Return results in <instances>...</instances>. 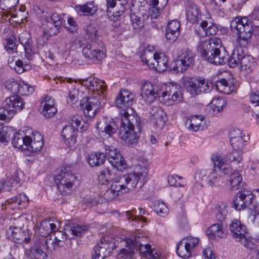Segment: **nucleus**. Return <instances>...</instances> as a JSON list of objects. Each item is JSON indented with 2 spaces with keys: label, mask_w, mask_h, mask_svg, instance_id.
<instances>
[{
  "label": "nucleus",
  "mask_w": 259,
  "mask_h": 259,
  "mask_svg": "<svg viewBox=\"0 0 259 259\" xmlns=\"http://www.w3.org/2000/svg\"><path fill=\"white\" fill-rule=\"evenodd\" d=\"M148 171L149 164L147 162L136 165L132 172L117 176L110 188L104 193V199L113 200L118 196L134 190L139 182L143 184L148 179Z\"/></svg>",
  "instance_id": "obj_1"
},
{
  "label": "nucleus",
  "mask_w": 259,
  "mask_h": 259,
  "mask_svg": "<svg viewBox=\"0 0 259 259\" xmlns=\"http://www.w3.org/2000/svg\"><path fill=\"white\" fill-rule=\"evenodd\" d=\"M81 84L93 92L90 97H86L80 102V106L87 120L94 118L101 107V100L106 91L104 81L95 77H89L82 80Z\"/></svg>",
  "instance_id": "obj_2"
},
{
  "label": "nucleus",
  "mask_w": 259,
  "mask_h": 259,
  "mask_svg": "<svg viewBox=\"0 0 259 259\" xmlns=\"http://www.w3.org/2000/svg\"><path fill=\"white\" fill-rule=\"evenodd\" d=\"M146 238L139 236L118 239L117 245L119 250L116 255L117 258L133 259L135 251L138 250L148 256L151 246L146 243Z\"/></svg>",
  "instance_id": "obj_3"
},
{
  "label": "nucleus",
  "mask_w": 259,
  "mask_h": 259,
  "mask_svg": "<svg viewBox=\"0 0 259 259\" xmlns=\"http://www.w3.org/2000/svg\"><path fill=\"white\" fill-rule=\"evenodd\" d=\"M81 46L82 55L86 59L95 61L105 58L104 44L99 38L98 30L93 26H88L85 40Z\"/></svg>",
  "instance_id": "obj_4"
},
{
  "label": "nucleus",
  "mask_w": 259,
  "mask_h": 259,
  "mask_svg": "<svg viewBox=\"0 0 259 259\" xmlns=\"http://www.w3.org/2000/svg\"><path fill=\"white\" fill-rule=\"evenodd\" d=\"M120 117V137L128 144L137 143L141 133L139 121L134 115L125 110L121 112Z\"/></svg>",
  "instance_id": "obj_5"
},
{
  "label": "nucleus",
  "mask_w": 259,
  "mask_h": 259,
  "mask_svg": "<svg viewBox=\"0 0 259 259\" xmlns=\"http://www.w3.org/2000/svg\"><path fill=\"white\" fill-rule=\"evenodd\" d=\"M232 30L236 31L238 40L246 46L251 38L253 32L252 23L247 17H236L231 21Z\"/></svg>",
  "instance_id": "obj_6"
},
{
  "label": "nucleus",
  "mask_w": 259,
  "mask_h": 259,
  "mask_svg": "<svg viewBox=\"0 0 259 259\" xmlns=\"http://www.w3.org/2000/svg\"><path fill=\"white\" fill-rule=\"evenodd\" d=\"M181 82L192 95H198L202 93H207L213 88L212 82L203 78L193 79L190 77H183Z\"/></svg>",
  "instance_id": "obj_7"
},
{
  "label": "nucleus",
  "mask_w": 259,
  "mask_h": 259,
  "mask_svg": "<svg viewBox=\"0 0 259 259\" xmlns=\"http://www.w3.org/2000/svg\"><path fill=\"white\" fill-rule=\"evenodd\" d=\"M182 100L181 88L177 84L167 82L161 85L160 89V102L172 105L174 102H180Z\"/></svg>",
  "instance_id": "obj_8"
},
{
  "label": "nucleus",
  "mask_w": 259,
  "mask_h": 259,
  "mask_svg": "<svg viewBox=\"0 0 259 259\" xmlns=\"http://www.w3.org/2000/svg\"><path fill=\"white\" fill-rule=\"evenodd\" d=\"M214 167L218 168L220 170L226 174L229 171V165L231 163H239L242 160L240 153L233 151L231 154L224 155L221 153H214L211 157Z\"/></svg>",
  "instance_id": "obj_9"
},
{
  "label": "nucleus",
  "mask_w": 259,
  "mask_h": 259,
  "mask_svg": "<svg viewBox=\"0 0 259 259\" xmlns=\"http://www.w3.org/2000/svg\"><path fill=\"white\" fill-rule=\"evenodd\" d=\"M230 230L234 239L240 242L244 247L248 249H253L254 244L246 231V227L239 221L234 220L230 225Z\"/></svg>",
  "instance_id": "obj_10"
},
{
  "label": "nucleus",
  "mask_w": 259,
  "mask_h": 259,
  "mask_svg": "<svg viewBox=\"0 0 259 259\" xmlns=\"http://www.w3.org/2000/svg\"><path fill=\"white\" fill-rule=\"evenodd\" d=\"M121 238H110L108 236L102 238L94 248L92 259H104L110 254L114 249L119 248L117 245V240Z\"/></svg>",
  "instance_id": "obj_11"
},
{
  "label": "nucleus",
  "mask_w": 259,
  "mask_h": 259,
  "mask_svg": "<svg viewBox=\"0 0 259 259\" xmlns=\"http://www.w3.org/2000/svg\"><path fill=\"white\" fill-rule=\"evenodd\" d=\"M78 176L70 170L69 167L62 169L55 178V182L60 191L64 188L70 189L73 186L77 187L78 185Z\"/></svg>",
  "instance_id": "obj_12"
},
{
  "label": "nucleus",
  "mask_w": 259,
  "mask_h": 259,
  "mask_svg": "<svg viewBox=\"0 0 259 259\" xmlns=\"http://www.w3.org/2000/svg\"><path fill=\"white\" fill-rule=\"evenodd\" d=\"M222 47V41L218 37L201 38L198 44V51L204 59L208 61L216 47Z\"/></svg>",
  "instance_id": "obj_13"
},
{
  "label": "nucleus",
  "mask_w": 259,
  "mask_h": 259,
  "mask_svg": "<svg viewBox=\"0 0 259 259\" xmlns=\"http://www.w3.org/2000/svg\"><path fill=\"white\" fill-rule=\"evenodd\" d=\"M199 242L197 237L188 236L183 238L178 244L176 248L177 254L182 258H187L191 256L192 250Z\"/></svg>",
  "instance_id": "obj_14"
},
{
  "label": "nucleus",
  "mask_w": 259,
  "mask_h": 259,
  "mask_svg": "<svg viewBox=\"0 0 259 259\" xmlns=\"http://www.w3.org/2000/svg\"><path fill=\"white\" fill-rule=\"evenodd\" d=\"M194 58V55L192 51L188 49L183 50L175 61L171 70L177 73L184 72L193 63Z\"/></svg>",
  "instance_id": "obj_15"
},
{
  "label": "nucleus",
  "mask_w": 259,
  "mask_h": 259,
  "mask_svg": "<svg viewBox=\"0 0 259 259\" xmlns=\"http://www.w3.org/2000/svg\"><path fill=\"white\" fill-rule=\"evenodd\" d=\"M107 11L109 17H113L115 21L122 15L126 9V0H106Z\"/></svg>",
  "instance_id": "obj_16"
},
{
  "label": "nucleus",
  "mask_w": 259,
  "mask_h": 259,
  "mask_svg": "<svg viewBox=\"0 0 259 259\" xmlns=\"http://www.w3.org/2000/svg\"><path fill=\"white\" fill-rule=\"evenodd\" d=\"M134 99V94L131 93L127 90H122L120 91V92L116 98L115 104L117 107L122 109L120 113L125 110L129 113L128 110L130 109L132 111V108H130V107L133 104Z\"/></svg>",
  "instance_id": "obj_17"
},
{
  "label": "nucleus",
  "mask_w": 259,
  "mask_h": 259,
  "mask_svg": "<svg viewBox=\"0 0 259 259\" xmlns=\"http://www.w3.org/2000/svg\"><path fill=\"white\" fill-rule=\"evenodd\" d=\"M149 117L154 127L156 130L159 131L164 126L166 123V114L159 107H152Z\"/></svg>",
  "instance_id": "obj_18"
},
{
  "label": "nucleus",
  "mask_w": 259,
  "mask_h": 259,
  "mask_svg": "<svg viewBox=\"0 0 259 259\" xmlns=\"http://www.w3.org/2000/svg\"><path fill=\"white\" fill-rule=\"evenodd\" d=\"M146 65L150 68L155 69L158 72H163L166 70L168 67L167 57L164 53H155L152 61Z\"/></svg>",
  "instance_id": "obj_19"
},
{
  "label": "nucleus",
  "mask_w": 259,
  "mask_h": 259,
  "mask_svg": "<svg viewBox=\"0 0 259 259\" xmlns=\"http://www.w3.org/2000/svg\"><path fill=\"white\" fill-rule=\"evenodd\" d=\"M65 20L61 15L53 13L49 18L46 19L47 26L50 35H57L60 31L61 26L65 24Z\"/></svg>",
  "instance_id": "obj_20"
},
{
  "label": "nucleus",
  "mask_w": 259,
  "mask_h": 259,
  "mask_svg": "<svg viewBox=\"0 0 259 259\" xmlns=\"http://www.w3.org/2000/svg\"><path fill=\"white\" fill-rule=\"evenodd\" d=\"M245 135L239 129H234L229 133L230 144L233 149V151H236L241 154V151L242 150L244 140L243 137Z\"/></svg>",
  "instance_id": "obj_21"
},
{
  "label": "nucleus",
  "mask_w": 259,
  "mask_h": 259,
  "mask_svg": "<svg viewBox=\"0 0 259 259\" xmlns=\"http://www.w3.org/2000/svg\"><path fill=\"white\" fill-rule=\"evenodd\" d=\"M7 234L8 237L14 242L28 243L29 241L28 232L22 231L21 227H10L7 231Z\"/></svg>",
  "instance_id": "obj_22"
},
{
  "label": "nucleus",
  "mask_w": 259,
  "mask_h": 259,
  "mask_svg": "<svg viewBox=\"0 0 259 259\" xmlns=\"http://www.w3.org/2000/svg\"><path fill=\"white\" fill-rule=\"evenodd\" d=\"M141 95L149 103L153 102L157 97L160 100V89L151 82H145L142 87Z\"/></svg>",
  "instance_id": "obj_23"
},
{
  "label": "nucleus",
  "mask_w": 259,
  "mask_h": 259,
  "mask_svg": "<svg viewBox=\"0 0 259 259\" xmlns=\"http://www.w3.org/2000/svg\"><path fill=\"white\" fill-rule=\"evenodd\" d=\"M41 107V113L46 118L53 116L57 111L54 99L48 95H45L42 98Z\"/></svg>",
  "instance_id": "obj_24"
},
{
  "label": "nucleus",
  "mask_w": 259,
  "mask_h": 259,
  "mask_svg": "<svg viewBox=\"0 0 259 259\" xmlns=\"http://www.w3.org/2000/svg\"><path fill=\"white\" fill-rule=\"evenodd\" d=\"M4 104L9 111L13 112L14 116L16 112L20 111L24 108L25 102L21 97L17 95H14L7 98Z\"/></svg>",
  "instance_id": "obj_25"
},
{
  "label": "nucleus",
  "mask_w": 259,
  "mask_h": 259,
  "mask_svg": "<svg viewBox=\"0 0 259 259\" xmlns=\"http://www.w3.org/2000/svg\"><path fill=\"white\" fill-rule=\"evenodd\" d=\"M252 197L250 191L244 190L238 192L234 200L235 208L238 210L244 208L247 205L251 203Z\"/></svg>",
  "instance_id": "obj_26"
},
{
  "label": "nucleus",
  "mask_w": 259,
  "mask_h": 259,
  "mask_svg": "<svg viewBox=\"0 0 259 259\" xmlns=\"http://www.w3.org/2000/svg\"><path fill=\"white\" fill-rule=\"evenodd\" d=\"M28 198L23 193L17 195L7 201L6 206L7 208L19 209L25 208L28 203Z\"/></svg>",
  "instance_id": "obj_27"
},
{
  "label": "nucleus",
  "mask_w": 259,
  "mask_h": 259,
  "mask_svg": "<svg viewBox=\"0 0 259 259\" xmlns=\"http://www.w3.org/2000/svg\"><path fill=\"white\" fill-rule=\"evenodd\" d=\"M44 248L36 241L34 245L28 249H26L25 255L30 259H48L46 253L42 250Z\"/></svg>",
  "instance_id": "obj_28"
},
{
  "label": "nucleus",
  "mask_w": 259,
  "mask_h": 259,
  "mask_svg": "<svg viewBox=\"0 0 259 259\" xmlns=\"http://www.w3.org/2000/svg\"><path fill=\"white\" fill-rule=\"evenodd\" d=\"M77 130L72 125L65 126L61 132L62 137L65 139V143L69 146H73L76 141Z\"/></svg>",
  "instance_id": "obj_29"
},
{
  "label": "nucleus",
  "mask_w": 259,
  "mask_h": 259,
  "mask_svg": "<svg viewBox=\"0 0 259 259\" xmlns=\"http://www.w3.org/2000/svg\"><path fill=\"white\" fill-rule=\"evenodd\" d=\"M33 138L30 137V141L26 144L25 149L32 152H37L41 150L43 146V137L42 135L37 132L32 133Z\"/></svg>",
  "instance_id": "obj_30"
},
{
  "label": "nucleus",
  "mask_w": 259,
  "mask_h": 259,
  "mask_svg": "<svg viewBox=\"0 0 259 259\" xmlns=\"http://www.w3.org/2000/svg\"><path fill=\"white\" fill-rule=\"evenodd\" d=\"M204 122L202 116L194 115L188 118L186 124L189 131L197 132L203 129Z\"/></svg>",
  "instance_id": "obj_31"
},
{
  "label": "nucleus",
  "mask_w": 259,
  "mask_h": 259,
  "mask_svg": "<svg viewBox=\"0 0 259 259\" xmlns=\"http://www.w3.org/2000/svg\"><path fill=\"white\" fill-rule=\"evenodd\" d=\"M88 227L84 224L70 223L65 227L64 231L68 232L72 238L74 236L80 237L85 234Z\"/></svg>",
  "instance_id": "obj_32"
},
{
  "label": "nucleus",
  "mask_w": 259,
  "mask_h": 259,
  "mask_svg": "<svg viewBox=\"0 0 259 259\" xmlns=\"http://www.w3.org/2000/svg\"><path fill=\"white\" fill-rule=\"evenodd\" d=\"M221 47H216L212 55L208 59V61L215 65H222L226 63L228 59V54L225 51L221 52Z\"/></svg>",
  "instance_id": "obj_33"
},
{
  "label": "nucleus",
  "mask_w": 259,
  "mask_h": 259,
  "mask_svg": "<svg viewBox=\"0 0 259 259\" xmlns=\"http://www.w3.org/2000/svg\"><path fill=\"white\" fill-rule=\"evenodd\" d=\"M186 15L188 21L192 23L198 22L201 18L200 10L193 3H189L186 7Z\"/></svg>",
  "instance_id": "obj_34"
},
{
  "label": "nucleus",
  "mask_w": 259,
  "mask_h": 259,
  "mask_svg": "<svg viewBox=\"0 0 259 259\" xmlns=\"http://www.w3.org/2000/svg\"><path fill=\"white\" fill-rule=\"evenodd\" d=\"M96 128L99 134L100 133H104L105 135H108L109 137H112L116 132V128L108 123L106 119L98 121Z\"/></svg>",
  "instance_id": "obj_35"
},
{
  "label": "nucleus",
  "mask_w": 259,
  "mask_h": 259,
  "mask_svg": "<svg viewBox=\"0 0 259 259\" xmlns=\"http://www.w3.org/2000/svg\"><path fill=\"white\" fill-rule=\"evenodd\" d=\"M30 137L24 136L20 132L15 133L13 137L12 144L15 148L25 150L26 144L30 141Z\"/></svg>",
  "instance_id": "obj_36"
},
{
  "label": "nucleus",
  "mask_w": 259,
  "mask_h": 259,
  "mask_svg": "<svg viewBox=\"0 0 259 259\" xmlns=\"http://www.w3.org/2000/svg\"><path fill=\"white\" fill-rule=\"evenodd\" d=\"M75 10L79 15H93L97 10V6L94 3L90 2L83 5L75 6Z\"/></svg>",
  "instance_id": "obj_37"
},
{
  "label": "nucleus",
  "mask_w": 259,
  "mask_h": 259,
  "mask_svg": "<svg viewBox=\"0 0 259 259\" xmlns=\"http://www.w3.org/2000/svg\"><path fill=\"white\" fill-rule=\"evenodd\" d=\"M226 105L225 99L221 97L214 98L210 103V112L217 116L223 110Z\"/></svg>",
  "instance_id": "obj_38"
},
{
  "label": "nucleus",
  "mask_w": 259,
  "mask_h": 259,
  "mask_svg": "<svg viewBox=\"0 0 259 259\" xmlns=\"http://www.w3.org/2000/svg\"><path fill=\"white\" fill-rule=\"evenodd\" d=\"M106 159V155L103 152L92 153L87 157V161L92 167L98 166L104 163Z\"/></svg>",
  "instance_id": "obj_39"
},
{
  "label": "nucleus",
  "mask_w": 259,
  "mask_h": 259,
  "mask_svg": "<svg viewBox=\"0 0 259 259\" xmlns=\"http://www.w3.org/2000/svg\"><path fill=\"white\" fill-rule=\"evenodd\" d=\"M207 234L211 239L223 238L225 236L223 225L217 223L211 225L207 231Z\"/></svg>",
  "instance_id": "obj_40"
},
{
  "label": "nucleus",
  "mask_w": 259,
  "mask_h": 259,
  "mask_svg": "<svg viewBox=\"0 0 259 259\" xmlns=\"http://www.w3.org/2000/svg\"><path fill=\"white\" fill-rule=\"evenodd\" d=\"M118 175H115L113 171L110 168L106 167L102 170L98 176L99 182L102 184H106L108 182L111 181L112 183L114 181L115 178Z\"/></svg>",
  "instance_id": "obj_41"
},
{
  "label": "nucleus",
  "mask_w": 259,
  "mask_h": 259,
  "mask_svg": "<svg viewBox=\"0 0 259 259\" xmlns=\"http://www.w3.org/2000/svg\"><path fill=\"white\" fill-rule=\"evenodd\" d=\"M243 55V49L241 47H237L233 51L230 57H228L227 61L230 67L234 68L240 64L241 58Z\"/></svg>",
  "instance_id": "obj_42"
},
{
  "label": "nucleus",
  "mask_w": 259,
  "mask_h": 259,
  "mask_svg": "<svg viewBox=\"0 0 259 259\" xmlns=\"http://www.w3.org/2000/svg\"><path fill=\"white\" fill-rule=\"evenodd\" d=\"M242 56L240 64L241 70L245 73H249L252 71L254 66V59L251 56L245 55L243 51Z\"/></svg>",
  "instance_id": "obj_43"
},
{
  "label": "nucleus",
  "mask_w": 259,
  "mask_h": 259,
  "mask_svg": "<svg viewBox=\"0 0 259 259\" xmlns=\"http://www.w3.org/2000/svg\"><path fill=\"white\" fill-rule=\"evenodd\" d=\"M37 241L44 248H46L49 251L54 250L60 247L54 237H52V234L46 238H39Z\"/></svg>",
  "instance_id": "obj_44"
},
{
  "label": "nucleus",
  "mask_w": 259,
  "mask_h": 259,
  "mask_svg": "<svg viewBox=\"0 0 259 259\" xmlns=\"http://www.w3.org/2000/svg\"><path fill=\"white\" fill-rule=\"evenodd\" d=\"M4 45L6 50L8 52H15L17 50L16 36L13 32L11 31L6 35Z\"/></svg>",
  "instance_id": "obj_45"
},
{
  "label": "nucleus",
  "mask_w": 259,
  "mask_h": 259,
  "mask_svg": "<svg viewBox=\"0 0 259 259\" xmlns=\"http://www.w3.org/2000/svg\"><path fill=\"white\" fill-rule=\"evenodd\" d=\"M209 169H201L196 171L194 175L195 182L203 186L207 185L209 182V175L210 174Z\"/></svg>",
  "instance_id": "obj_46"
},
{
  "label": "nucleus",
  "mask_w": 259,
  "mask_h": 259,
  "mask_svg": "<svg viewBox=\"0 0 259 259\" xmlns=\"http://www.w3.org/2000/svg\"><path fill=\"white\" fill-rule=\"evenodd\" d=\"M52 237H54L56 240L57 243L60 246H63L69 243V239H72L68 232L62 231H58L55 233L52 234Z\"/></svg>",
  "instance_id": "obj_47"
},
{
  "label": "nucleus",
  "mask_w": 259,
  "mask_h": 259,
  "mask_svg": "<svg viewBox=\"0 0 259 259\" xmlns=\"http://www.w3.org/2000/svg\"><path fill=\"white\" fill-rule=\"evenodd\" d=\"M16 93L21 96H28L32 94L34 92L33 87L25 81H19Z\"/></svg>",
  "instance_id": "obj_48"
},
{
  "label": "nucleus",
  "mask_w": 259,
  "mask_h": 259,
  "mask_svg": "<svg viewBox=\"0 0 259 259\" xmlns=\"http://www.w3.org/2000/svg\"><path fill=\"white\" fill-rule=\"evenodd\" d=\"M19 42L23 46L26 53L31 51L32 39L30 34L26 31L23 32L19 36Z\"/></svg>",
  "instance_id": "obj_49"
},
{
  "label": "nucleus",
  "mask_w": 259,
  "mask_h": 259,
  "mask_svg": "<svg viewBox=\"0 0 259 259\" xmlns=\"http://www.w3.org/2000/svg\"><path fill=\"white\" fill-rule=\"evenodd\" d=\"M215 87L217 91L225 94H229L233 90V87L229 85L224 78L218 80L215 83Z\"/></svg>",
  "instance_id": "obj_50"
},
{
  "label": "nucleus",
  "mask_w": 259,
  "mask_h": 259,
  "mask_svg": "<svg viewBox=\"0 0 259 259\" xmlns=\"http://www.w3.org/2000/svg\"><path fill=\"white\" fill-rule=\"evenodd\" d=\"M242 178L238 172L232 173L229 179V183L231 188L233 190H238L242 185Z\"/></svg>",
  "instance_id": "obj_51"
},
{
  "label": "nucleus",
  "mask_w": 259,
  "mask_h": 259,
  "mask_svg": "<svg viewBox=\"0 0 259 259\" xmlns=\"http://www.w3.org/2000/svg\"><path fill=\"white\" fill-rule=\"evenodd\" d=\"M49 227V221L44 220L41 222L39 226L35 229V234L41 236V238H46L50 234Z\"/></svg>",
  "instance_id": "obj_52"
},
{
  "label": "nucleus",
  "mask_w": 259,
  "mask_h": 259,
  "mask_svg": "<svg viewBox=\"0 0 259 259\" xmlns=\"http://www.w3.org/2000/svg\"><path fill=\"white\" fill-rule=\"evenodd\" d=\"M120 152L117 148L110 146H105L106 157H107L108 160L110 164H116L115 158L117 154H120Z\"/></svg>",
  "instance_id": "obj_53"
},
{
  "label": "nucleus",
  "mask_w": 259,
  "mask_h": 259,
  "mask_svg": "<svg viewBox=\"0 0 259 259\" xmlns=\"http://www.w3.org/2000/svg\"><path fill=\"white\" fill-rule=\"evenodd\" d=\"M154 51V48L153 46H148L141 54V60L145 64L147 65L149 62L152 61L153 55L152 53H153Z\"/></svg>",
  "instance_id": "obj_54"
},
{
  "label": "nucleus",
  "mask_w": 259,
  "mask_h": 259,
  "mask_svg": "<svg viewBox=\"0 0 259 259\" xmlns=\"http://www.w3.org/2000/svg\"><path fill=\"white\" fill-rule=\"evenodd\" d=\"M209 171L211 172L209 175V182L207 183V186H212V185L219 183L221 180V176L218 173L217 170L213 167V168L209 169Z\"/></svg>",
  "instance_id": "obj_55"
},
{
  "label": "nucleus",
  "mask_w": 259,
  "mask_h": 259,
  "mask_svg": "<svg viewBox=\"0 0 259 259\" xmlns=\"http://www.w3.org/2000/svg\"><path fill=\"white\" fill-rule=\"evenodd\" d=\"M19 178L14 176L12 178H8L3 184V188L6 191H10L15 187L19 182Z\"/></svg>",
  "instance_id": "obj_56"
},
{
  "label": "nucleus",
  "mask_w": 259,
  "mask_h": 259,
  "mask_svg": "<svg viewBox=\"0 0 259 259\" xmlns=\"http://www.w3.org/2000/svg\"><path fill=\"white\" fill-rule=\"evenodd\" d=\"M130 18L132 26L134 29H140L144 26V21L137 15L132 13L130 15Z\"/></svg>",
  "instance_id": "obj_57"
},
{
  "label": "nucleus",
  "mask_w": 259,
  "mask_h": 259,
  "mask_svg": "<svg viewBox=\"0 0 259 259\" xmlns=\"http://www.w3.org/2000/svg\"><path fill=\"white\" fill-rule=\"evenodd\" d=\"M177 178H178L179 180L182 179L181 176L177 175L168 176L167 181L169 185L171 186H174L176 187H184L186 185L185 181L184 179H183L181 182H178Z\"/></svg>",
  "instance_id": "obj_58"
},
{
  "label": "nucleus",
  "mask_w": 259,
  "mask_h": 259,
  "mask_svg": "<svg viewBox=\"0 0 259 259\" xmlns=\"http://www.w3.org/2000/svg\"><path fill=\"white\" fill-rule=\"evenodd\" d=\"M154 210L161 217L166 216L168 212L167 206L163 202H157L154 205Z\"/></svg>",
  "instance_id": "obj_59"
},
{
  "label": "nucleus",
  "mask_w": 259,
  "mask_h": 259,
  "mask_svg": "<svg viewBox=\"0 0 259 259\" xmlns=\"http://www.w3.org/2000/svg\"><path fill=\"white\" fill-rule=\"evenodd\" d=\"M115 161L116 163V164H111L112 166L116 168L118 170H123L126 168V162L121 154H117V156H116V157L115 158Z\"/></svg>",
  "instance_id": "obj_60"
},
{
  "label": "nucleus",
  "mask_w": 259,
  "mask_h": 259,
  "mask_svg": "<svg viewBox=\"0 0 259 259\" xmlns=\"http://www.w3.org/2000/svg\"><path fill=\"white\" fill-rule=\"evenodd\" d=\"M16 67L15 69L18 73H22L23 72L29 69L30 67L26 62L24 64L21 60H18L15 62Z\"/></svg>",
  "instance_id": "obj_61"
},
{
  "label": "nucleus",
  "mask_w": 259,
  "mask_h": 259,
  "mask_svg": "<svg viewBox=\"0 0 259 259\" xmlns=\"http://www.w3.org/2000/svg\"><path fill=\"white\" fill-rule=\"evenodd\" d=\"M228 207L224 203L219 204L217 207L218 214L217 217L219 220L222 221L224 220L225 217L227 214Z\"/></svg>",
  "instance_id": "obj_62"
},
{
  "label": "nucleus",
  "mask_w": 259,
  "mask_h": 259,
  "mask_svg": "<svg viewBox=\"0 0 259 259\" xmlns=\"http://www.w3.org/2000/svg\"><path fill=\"white\" fill-rule=\"evenodd\" d=\"M13 117V112L9 111L7 108L0 107V120H10Z\"/></svg>",
  "instance_id": "obj_63"
},
{
  "label": "nucleus",
  "mask_w": 259,
  "mask_h": 259,
  "mask_svg": "<svg viewBox=\"0 0 259 259\" xmlns=\"http://www.w3.org/2000/svg\"><path fill=\"white\" fill-rule=\"evenodd\" d=\"M5 88L11 92L16 93L18 90V82L14 81L13 79H9L5 82Z\"/></svg>",
  "instance_id": "obj_64"
}]
</instances>
